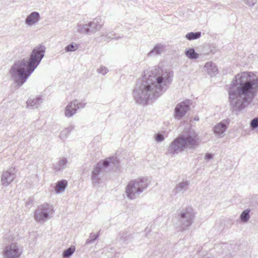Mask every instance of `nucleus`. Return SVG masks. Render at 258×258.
<instances>
[{"mask_svg": "<svg viewBox=\"0 0 258 258\" xmlns=\"http://www.w3.org/2000/svg\"><path fill=\"white\" fill-rule=\"evenodd\" d=\"M172 71L155 67L147 78L139 79L133 91L137 103L147 105L150 100L159 97L168 87L172 80Z\"/></svg>", "mask_w": 258, "mask_h": 258, "instance_id": "f257e3e1", "label": "nucleus"}, {"mask_svg": "<svg viewBox=\"0 0 258 258\" xmlns=\"http://www.w3.org/2000/svg\"><path fill=\"white\" fill-rule=\"evenodd\" d=\"M258 92V77L245 72L235 76L229 89L231 109L237 114L250 104Z\"/></svg>", "mask_w": 258, "mask_h": 258, "instance_id": "f03ea898", "label": "nucleus"}, {"mask_svg": "<svg viewBox=\"0 0 258 258\" xmlns=\"http://www.w3.org/2000/svg\"><path fill=\"white\" fill-rule=\"evenodd\" d=\"M46 48L39 45L33 48L28 58L15 62L9 71L11 77L18 88L22 86L37 68L44 56Z\"/></svg>", "mask_w": 258, "mask_h": 258, "instance_id": "7ed1b4c3", "label": "nucleus"}, {"mask_svg": "<svg viewBox=\"0 0 258 258\" xmlns=\"http://www.w3.org/2000/svg\"><path fill=\"white\" fill-rule=\"evenodd\" d=\"M201 139L194 130L179 135L167 147V154L175 156L184 151H195L200 145Z\"/></svg>", "mask_w": 258, "mask_h": 258, "instance_id": "20e7f679", "label": "nucleus"}, {"mask_svg": "<svg viewBox=\"0 0 258 258\" xmlns=\"http://www.w3.org/2000/svg\"><path fill=\"white\" fill-rule=\"evenodd\" d=\"M118 160L116 157H110L96 164L91 172V182L94 186L98 185L102 182L106 172V169L113 165L118 168Z\"/></svg>", "mask_w": 258, "mask_h": 258, "instance_id": "39448f33", "label": "nucleus"}, {"mask_svg": "<svg viewBox=\"0 0 258 258\" xmlns=\"http://www.w3.org/2000/svg\"><path fill=\"white\" fill-rule=\"evenodd\" d=\"M148 186L149 183L146 178L140 177L132 180L128 182L125 187L126 195L130 200L136 199Z\"/></svg>", "mask_w": 258, "mask_h": 258, "instance_id": "423d86ee", "label": "nucleus"}, {"mask_svg": "<svg viewBox=\"0 0 258 258\" xmlns=\"http://www.w3.org/2000/svg\"><path fill=\"white\" fill-rule=\"evenodd\" d=\"M148 186L149 183L146 178L140 177L132 180L128 182L125 187L126 195L130 200L136 199Z\"/></svg>", "mask_w": 258, "mask_h": 258, "instance_id": "0eeeda50", "label": "nucleus"}, {"mask_svg": "<svg viewBox=\"0 0 258 258\" xmlns=\"http://www.w3.org/2000/svg\"><path fill=\"white\" fill-rule=\"evenodd\" d=\"M179 227L182 231L187 230L194 223L195 212L191 207L182 208L178 213Z\"/></svg>", "mask_w": 258, "mask_h": 258, "instance_id": "6e6552de", "label": "nucleus"}, {"mask_svg": "<svg viewBox=\"0 0 258 258\" xmlns=\"http://www.w3.org/2000/svg\"><path fill=\"white\" fill-rule=\"evenodd\" d=\"M53 212L52 206L44 203L37 207L34 213V219L38 222L43 223L50 219Z\"/></svg>", "mask_w": 258, "mask_h": 258, "instance_id": "1a4fd4ad", "label": "nucleus"}, {"mask_svg": "<svg viewBox=\"0 0 258 258\" xmlns=\"http://www.w3.org/2000/svg\"><path fill=\"white\" fill-rule=\"evenodd\" d=\"M191 104V101L189 99H185L178 103L174 109L175 118L178 120L181 119L189 109Z\"/></svg>", "mask_w": 258, "mask_h": 258, "instance_id": "9d476101", "label": "nucleus"}, {"mask_svg": "<svg viewBox=\"0 0 258 258\" xmlns=\"http://www.w3.org/2000/svg\"><path fill=\"white\" fill-rule=\"evenodd\" d=\"M22 252V249L19 245L12 243L5 247L4 255L5 258H19Z\"/></svg>", "mask_w": 258, "mask_h": 258, "instance_id": "9b49d317", "label": "nucleus"}, {"mask_svg": "<svg viewBox=\"0 0 258 258\" xmlns=\"http://www.w3.org/2000/svg\"><path fill=\"white\" fill-rule=\"evenodd\" d=\"M16 171L15 168H11L3 172L1 175V183L3 186H7L16 178Z\"/></svg>", "mask_w": 258, "mask_h": 258, "instance_id": "f8f14e48", "label": "nucleus"}, {"mask_svg": "<svg viewBox=\"0 0 258 258\" xmlns=\"http://www.w3.org/2000/svg\"><path fill=\"white\" fill-rule=\"evenodd\" d=\"M189 185V182L187 180H182L177 184L173 190V194L176 195L178 194H183L187 190L188 186Z\"/></svg>", "mask_w": 258, "mask_h": 258, "instance_id": "ddd939ff", "label": "nucleus"}, {"mask_svg": "<svg viewBox=\"0 0 258 258\" xmlns=\"http://www.w3.org/2000/svg\"><path fill=\"white\" fill-rule=\"evenodd\" d=\"M88 24L90 33H94L99 31L103 25L100 18H96L93 21L89 22Z\"/></svg>", "mask_w": 258, "mask_h": 258, "instance_id": "4468645a", "label": "nucleus"}, {"mask_svg": "<svg viewBox=\"0 0 258 258\" xmlns=\"http://www.w3.org/2000/svg\"><path fill=\"white\" fill-rule=\"evenodd\" d=\"M227 120H223L216 124L214 128V133L219 137H223L227 128Z\"/></svg>", "mask_w": 258, "mask_h": 258, "instance_id": "2eb2a0df", "label": "nucleus"}, {"mask_svg": "<svg viewBox=\"0 0 258 258\" xmlns=\"http://www.w3.org/2000/svg\"><path fill=\"white\" fill-rule=\"evenodd\" d=\"M40 14L37 12H33L29 15L26 20L25 24L28 26H32L37 23L40 19Z\"/></svg>", "mask_w": 258, "mask_h": 258, "instance_id": "dca6fc26", "label": "nucleus"}, {"mask_svg": "<svg viewBox=\"0 0 258 258\" xmlns=\"http://www.w3.org/2000/svg\"><path fill=\"white\" fill-rule=\"evenodd\" d=\"M42 102L41 97H37L34 98H29L27 101V107L31 109L37 108Z\"/></svg>", "mask_w": 258, "mask_h": 258, "instance_id": "f3484780", "label": "nucleus"}, {"mask_svg": "<svg viewBox=\"0 0 258 258\" xmlns=\"http://www.w3.org/2000/svg\"><path fill=\"white\" fill-rule=\"evenodd\" d=\"M67 163L68 160L66 158H61L53 165V168L56 172L61 171L66 167Z\"/></svg>", "mask_w": 258, "mask_h": 258, "instance_id": "a211bd4d", "label": "nucleus"}, {"mask_svg": "<svg viewBox=\"0 0 258 258\" xmlns=\"http://www.w3.org/2000/svg\"><path fill=\"white\" fill-rule=\"evenodd\" d=\"M204 69L208 74L211 76H215L218 72V68L216 64L212 62H207L204 66Z\"/></svg>", "mask_w": 258, "mask_h": 258, "instance_id": "6ab92c4d", "label": "nucleus"}, {"mask_svg": "<svg viewBox=\"0 0 258 258\" xmlns=\"http://www.w3.org/2000/svg\"><path fill=\"white\" fill-rule=\"evenodd\" d=\"M74 103L71 101L65 108L64 115L67 117H71L75 114L77 111V108L74 106Z\"/></svg>", "mask_w": 258, "mask_h": 258, "instance_id": "aec40b11", "label": "nucleus"}, {"mask_svg": "<svg viewBox=\"0 0 258 258\" xmlns=\"http://www.w3.org/2000/svg\"><path fill=\"white\" fill-rule=\"evenodd\" d=\"M164 46L161 43L156 44L153 49H152L148 53V56H153L158 54H160L161 52L163 50Z\"/></svg>", "mask_w": 258, "mask_h": 258, "instance_id": "412c9836", "label": "nucleus"}, {"mask_svg": "<svg viewBox=\"0 0 258 258\" xmlns=\"http://www.w3.org/2000/svg\"><path fill=\"white\" fill-rule=\"evenodd\" d=\"M67 186V181L66 180L62 179L58 181L56 183L54 187L55 191L56 193L58 194L62 191H64Z\"/></svg>", "mask_w": 258, "mask_h": 258, "instance_id": "4be33fe9", "label": "nucleus"}, {"mask_svg": "<svg viewBox=\"0 0 258 258\" xmlns=\"http://www.w3.org/2000/svg\"><path fill=\"white\" fill-rule=\"evenodd\" d=\"M89 27L88 23L86 24H78L77 26V32L83 34H90Z\"/></svg>", "mask_w": 258, "mask_h": 258, "instance_id": "5701e85b", "label": "nucleus"}, {"mask_svg": "<svg viewBox=\"0 0 258 258\" xmlns=\"http://www.w3.org/2000/svg\"><path fill=\"white\" fill-rule=\"evenodd\" d=\"M185 55L191 60H195L198 58L199 54L195 51L193 48H190L185 51Z\"/></svg>", "mask_w": 258, "mask_h": 258, "instance_id": "b1692460", "label": "nucleus"}, {"mask_svg": "<svg viewBox=\"0 0 258 258\" xmlns=\"http://www.w3.org/2000/svg\"><path fill=\"white\" fill-rule=\"evenodd\" d=\"M202 33L200 31L198 32H190L187 33L185 36V38L189 41L197 40L201 37Z\"/></svg>", "mask_w": 258, "mask_h": 258, "instance_id": "393cba45", "label": "nucleus"}, {"mask_svg": "<svg viewBox=\"0 0 258 258\" xmlns=\"http://www.w3.org/2000/svg\"><path fill=\"white\" fill-rule=\"evenodd\" d=\"M119 240L122 242L127 244L132 238L131 234H128L127 232L121 231L119 233Z\"/></svg>", "mask_w": 258, "mask_h": 258, "instance_id": "a878e982", "label": "nucleus"}, {"mask_svg": "<svg viewBox=\"0 0 258 258\" xmlns=\"http://www.w3.org/2000/svg\"><path fill=\"white\" fill-rule=\"evenodd\" d=\"M74 126L71 125L61 131L59 137L62 140L66 139L70 134L71 132L74 129Z\"/></svg>", "mask_w": 258, "mask_h": 258, "instance_id": "bb28decb", "label": "nucleus"}, {"mask_svg": "<svg viewBox=\"0 0 258 258\" xmlns=\"http://www.w3.org/2000/svg\"><path fill=\"white\" fill-rule=\"evenodd\" d=\"M250 211L249 209H246L242 212L240 216V219L242 222L246 223L250 219Z\"/></svg>", "mask_w": 258, "mask_h": 258, "instance_id": "cd10ccee", "label": "nucleus"}, {"mask_svg": "<svg viewBox=\"0 0 258 258\" xmlns=\"http://www.w3.org/2000/svg\"><path fill=\"white\" fill-rule=\"evenodd\" d=\"M75 247L72 246L67 249L64 250L62 253V256L63 258L70 257L75 251Z\"/></svg>", "mask_w": 258, "mask_h": 258, "instance_id": "c85d7f7f", "label": "nucleus"}, {"mask_svg": "<svg viewBox=\"0 0 258 258\" xmlns=\"http://www.w3.org/2000/svg\"><path fill=\"white\" fill-rule=\"evenodd\" d=\"M100 235V232L99 231L97 234L91 233L89 235V238L86 240L85 244H89L93 243Z\"/></svg>", "mask_w": 258, "mask_h": 258, "instance_id": "c756f323", "label": "nucleus"}, {"mask_svg": "<svg viewBox=\"0 0 258 258\" xmlns=\"http://www.w3.org/2000/svg\"><path fill=\"white\" fill-rule=\"evenodd\" d=\"M79 46L77 44H74L73 43L68 45L65 47V50L66 52L75 51L78 49Z\"/></svg>", "mask_w": 258, "mask_h": 258, "instance_id": "7c9ffc66", "label": "nucleus"}, {"mask_svg": "<svg viewBox=\"0 0 258 258\" xmlns=\"http://www.w3.org/2000/svg\"><path fill=\"white\" fill-rule=\"evenodd\" d=\"M72 102L73 103H73L74 104V106L75 107H76V108H77V110L80 109V108H84L85 105H86V103L78 102V100L77 99H75L73 101H72Z\"/></svg>", "mask_w": 258, "mask_h": 258, "instance_id": "2f4dec72", "label": "nucleus"}, {"mask_svg": "<svg viewBox=\"0 0 258 258\" xmlns=\"http://www.w3.org/2000/svg\"><path fill=\"white\" fill-rule=\"evenodd\" d=\"M250 127L252 129L258 128V117L252 119L250 123Z\"/></svg>", "mask_w": 258, "mask_h": 258, "instance_id": "473e14b6", "label": "nucleus"}, {"mask_svg": "<svg viewBox=\"0 0 258 258\" xmlns=\"http://www.w3.org/2000/svg\"><path fill=\"white\" fill-rule=\"evenodd\" d=\"M97 72L102 75H105L108 72V70L104 66H101L97 69Z\"/></svg>", "mask_w": 258, "mask_h": 258, "instance_id": "72a5a7b5", "label": "nucleus"}, {"mask_svg": "<svg viewBox=\"0 0 258 258\" xmlns=\"http://www.w3.org/2000/svg\"><path fill=\"white\" fill-rule=\"evenodd\" d=\"M155 139L158 142H161L164 140L165 138L162 134L158 133L155 135Z\"/></svg>", "mask_w": 258, "mask_h": 258, "instance_id": "f704fd0d", "label": "nucleus"}, {"mask_svg": "<svg viewBox=\"0 0 258 258\" xmlns=\"http://www.w3.org/2000/svg\"><path fill=\"white\" fill-rule=\"evenodd\" d=\"M245 4L249 7L253 6L256 2V0H243Z\"/></svg>", "mask_w": 258, "mask_h": 258, "instance_id": "c9c22d12", "label": "nucleus"}, {"mask_svg": "<svg viewBox=\"0 0 258 258\" xmlns=\"http://www.w3.org/2000/svg\"><path fill=\"white\" fill-rule=\"evenodd\" d=\"M213 158V155L211 153H207L205 156V159L207 161L210 160Z\"/></svg>", "mask_w": 258, "mask_h": 258, "instance_id": "e433bc0d", "label": "nucleus"}, {"mask_svg": "<svg viewBox=\"0 0 258 258\" xmlns=\"http://www.w3.org/2000/svg\"><path fill=\"white\" fill-rule=\"evenodd\" d=\"M100 36L104 37L107 39H113V38H111L110 37L108 36V33L107 32H105V33L102 34Z\"/></svg>", "mask_w": 258, "mask_h": 258, "instance_id": "4c0bfd02", "label": "nucleus"}, {"mask_svg": "<svg viewBox=\"0 0 258 258\" xmlns=\"http://www.w3.org/2000/svg\"><path fill=\"white\" fill-rule=\"evenodd\" d=\"M33 200H31V199H29V200H28V201H27V203H26V205H27V206H29V205H32V204H33Z\"/></svg>", "mask_w": 258, "mask_h": 258, "instance_id": "58836bf2", "label": "nucleus"}, {"mask_svg": "<svg viewBox=\"0 0 258 258\" xmlns=\"http://www.w3.org/2000/svg\"><path fill=\"white\" fill-rule=\"evenodd\" d=\"M195 120H199V118L198 117H195Z\"/></svg>", "mask_w": 258, "mask_h": 258, "instance_id": "ea45409f", "label": "nucleus"}, {"mask_svg": "<svg viewBox=\"0 0 258 258\" xmlns=\"http://www.w3.org/2000/svg\"><path fill=\"white\" fill-rule=\"evenodd\" d=\"M120 38V37H117V38H116V39H119V38Z\"/></svg>", "mask_w": 258, "mask_h": 258, "instance_id": "a19ab883", "label": "nucleus"}]
</instances>
